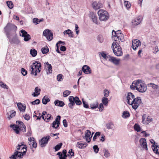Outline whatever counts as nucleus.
<instances>
[{
    "mask_svg": "<svg viewBox=\"0 0 159 159\" xmlns=\"http://www.w3.org/2000/svg\"><path fill=\"white\" fill-rule=\"evenodd\" d=\"M102 102L105 106H107L108 103V98L106 97H103L102 99Z\"/></svg>",
    "mask_w": 159,
    "mask_h": 159,
    "instance_id": "obj_39",
    "label": "nucleus"
},
{
    "mask_svg": "<svg viewBox=\"0 0 159 159\" xmlns=\"http://www.w3.org/2000/svg\"><path fill=\"white\" fill-rule=\"evenodd\" d=\"M50 101V99L48 96H45L42 99V103L44 105H46Z\"/></svg>",
    "mask_w": 159,
    "mask_h": 159,
    "instance_id": "obj_29",
    "label": "nucleus"
},
{
    "mask_svg": "<svg viewBox=\"0 0 159 159\" xmlns=\"http://www.w3.org/2000/svg\"><path fill=\"white\" fill-rule=\"evenodd\" d=\"M63 79V75L61 74H59L57 76V80L58 81H61Z\"/></svg>",
    "mask_w": 159,
    "mask_h": 159,
    "instance_id": "obj_51",
    "label": "nucleus"
},
{
    "mask_svg": "<svg viewBox=\"0 0 159 159\" xmlns=\"http://www.w3.org/2000/svg\"><path fill=\"white\" fill-rule=\"evenodd\" d=\"M82 101L83 102V106L84 107L86 108H89V106L88 103L87 102L85 101L83 98L82 99Z\"/></svg>",
    "mask_w": 159,
    "mask_h": 159,
    "instance_id": "obj_49",
    "label": "nucleus"
},
{
    "mask_svg": "<svg viewBox=\"0 0 159 159\" xmlns=\"http://www.w3.org/2000/svg\"><path fill=\"white\" fill-rule=\"evenodd\" d=\"M142 103L141 98L140 97H138L133 100L131 103V105L132 108L135 110Z\"/></svg>",
    "mask_w": 159,
    "mask_h": 159,
    "instance_id": "obj_5",
    "label": "nucleus"
},
{
    "mask_svg": "<svg viewBox=\"0 0 159 159\" xmlns=\"http://www.w3.org/2000/svg\"><path fill=\"white\" fill-rule=\"evenodd\" d=\"M134 127L135 130L137 132H138L141 131V128L140 126L138 124L135 123L134 126Z\"/></svg>",
    "mask_w": 159,
    "mask_h": 159,
    "instance_id": "obj_38",
    "label": "nucleus"
},
{
    "mask_svg": "<svg viewBox=\"0 0 159 159\" xmlns=\"http://www.w3.org/2000/svg\"><path fill=\"white\" fill-rule=\"evenodd\" d=\"M114 126L113 123L112 121H109L106 125V127L108 129H112Z\"/></svg>",
    "mask_w": 159,
    "mask_h": 159,
    "instance_id": "obj_25",
    "label": "nucleus"
},
{
    "mask_svg": "<svg viewBox=\"0 0 159 159\" xmlns=\"http://www.w3.org/2000/svg\"><path fill=\"white\" fill-rule=\"evenodd\" d=\"M147 89V87L145 84L142 83L139 85L137 84L136 89L139 92H145L146 91Z\"/></svg>",
    "mask_w": 159,
    "mask_h": 159,
    "instance_id": "obj_10",
    "label": "nucleus"
},
{
    "mask_svg": "<svg viewBox=\"0 0 159 159\" xmlns=\"http://www.w3.org/2000/svg\"><path fill=\"white\" fill-rule=\"evenodd\" d=\"M148 85H151L150 86H152V88L155 90V91L157 89V88L159 86L158 85H156L152 83H150V84H148Z\"/></svg>",
    "mask_w": 159,
    "mask_h": 159,
    "instance_id": "obj_55",
    "label": "nucleus"
},
{
    "mask_svg": "<svg viewBox=\"0 0 159 159\" xmlns=\"http://www.w3.org/2000/svg\"><path fill=\"white\" fill-rule=\"evenodd\" d=\"M68 153L70 154V157L74 156V153L73 150L72 149H70Z\"/></svg>",
    "mask_w": 159,
    "mask_h": 159,
    "instance_id": "obj_63",
    "label": "nucleus"
},
{
    "mask_svg": "<svg viewBox=\"0 0 159 159\" xmlns=\"http://www.w3.org/2000/svg\"><path fill=\"white\" fill-rule=\"evenodd\" d=\"M139 143L140 145L144 149H145L146 150H147L148 147L146 143V139L145 138H141L139 140Z\"/></svg>",
    "mask_w": 159,
    "mask_h": 159,
    "instance_id": "obj_13",
    "label": "nucleus"
},
{
    "mask_svg": "<svg viewBox=\"0 0 159 159\" xmlns=\"http://www.w3.org/2000/svg\"><path fill=\"white\" fill-rule=\"evenodd\" d=\"M141 20L140 18L138 17L132 20V24L133 25H137L141 23Z\"/></svg>",
    "mask_w": 159,
    "mask_h": 159,
    "instance_id": "obj_20",
    "label": "nucleus"
},
{
    "mask_svg": "<svg viewBox=\"0 0 159 159\" xmlns=\"http://www.w3.org/2000/svg\"><path fill=\"white\" fill-rule=\"evenodd\" d=\"M16 114V111L12 110L10 112V116H8V118L9 120H10L11 118H12L13 117H14L15 116Z\"/></svg>",
    "mask_w": 159,
    "mask_h": 159,
    "instance_id": "obj_48",
    "label": "nucleus"
},
{
    "mask_svg": "<svg viewBox=\"0 0 159 159\" xmlns=\"http://www.w3.org/2000/svg\"><path fill=\"white\" fill-rule=\"evenodd\" d=\"M108 61H110L116 65H118L119 64L120 59H116V57L111 56L109 57Z\"/></svg>",
    "mask_w": 159,
    "mask_h": 159,
    "instance_id": "obj_17",
    "label": "nucleus"
},
{
    "mask_svg": "<svg viewBox=\"0 0 159 159\" xmlns=\"http://www.w3.org/2000/svg\"><path fill=\"white\" fill-rule=\"evenodd\" d=\"M41 51L43 54H45L49 52V49L47 46H45L41 48Z\"/></svg>",
    "mask_w": 159,
    "mask_h": 159,
    "instance_id": "obj_33",
    "label": "nucleus"
},
{
    "mask_svg": "<svg viewBox=\"0 0 159 159\" xmlns=\"http://www.w3.org/2000/svg\"><path fill=\"white\" fill-rule=\"evenodd\" d=\"M43 35L49 41H51L53 38V33L48 29L45 30L43 33Z\"/></svg>",
    "mask_w": 159,
    "mask_h": 159,
    "instance_id": "obj_7",
    "label": "nucleus"
},
{
    "mask_svg": "<svg viewBox=\"0 0 159 159\" xmlns=\"http://www.w3.org/2000/svg\"><path fill=\"white\" fill-rule=\"evenodd\" d=\"M57 155L58 156L60 159H66L67 157V154L62 155L61 152H59L57 154Z\"/></svg>",
    "mask_w": 159,
    "mask_h": 159,
    "instance_id": "obj_32",
    "label": "nucleus"
},
{
    "mask_svg": "<svg viewBox=\"0 0 159 159\" xmlns=\"http://www.w3.org/2000/svg\"><path fill=\"white\" fill-rule=\"evenodd\" d=\"M30 53L33 57H35L37 54V51L34 48H32L30 51Z\"/></svg>",
    "mask_w": 159,
    "mask_h": 159,
    "instance_id": "obj_37",
    "label": "nucleus"
},
{
    "mask_svg": "<svg viewBox=\"0 0 159 159\" xmlns=\"http://www.w3.org/2000/svg\"><path fill=\"white\" fill-rule=\"evenodd\" d=\"M82 71L86 74L91 73L92 70L90 67L87 65H84L82 68Z\"/></svg>",
    "mask_w": 159,
    "mask_h": 159,
    "instance_id": "obj_12",
    "label": "nucleus"
},
{
    "mask_svg": "<svg viewBox=\"0 0 159 159\" xmlns=\"http://www.w3.org/2000/svg\"><path fill=\"white\" fill-rule=\"evenodd\" d=\"M115 47H116V51H118L120 48L121 49L120 45L118 43L114 42L112 44L111 48L113 47L114 48H115Z\"/></svg>",
    "mask_w": 159,
    "mask_h": 159,
    "instance_id": "obj_30",
    "label": "nucleus"
},
{
    "mask_svg": "<svg viewBox=\"0 0 159 159\" xmlns=\"http://www.w3.org/2000/svg\"><path fill=\"white\" fill-rule=\"evenodd\" d=\"M31 39L30 36L29 34H27L24 37V40L27 42L29 41Z\"/></svg>",
    "mask_w": 159,
    "mask_h": 159,
    "instance_id": "obj_53",
    "label": "nucleus"
},
{
    "mask_svg": "<svg viewBox=\"0 0 159 159\" xmlns=\"http://www.w3.org/2000/svg\"><path fill=\"white\" fill-rule=\"evenodd\" d=\"M97 39L98 42L101 43H102L103 42V37L102 35H98L97 37Z\"/></svg>",
    "mask_w": 159,
    "mask_h": 159,
    "instance_id": "obj_43",
    "label": "nucleus"
},
{
    "mask_svg": "<svg viewBox=\"0 0 159 159\" xmlns=\"http://www.w3.org/2000/svg\"><path fill=\"white\" fill-rule=\"evenodd\" d=\"M63 34L64 35L67 34L70 38L73 37L74 36V34L73 32L69 29L66 30L64 31Z\"/></svg>",
    "mask_w": 159,
    "mask_h": 159,
    "instance_id": "obj_23",
    "label": "nucleus"
},
{
    "mask_svg": "<svg viewBox=\"0 0 159 159\" xmlns=\"http://www.w3.org/2000/svg\"><path fill=\"white\" fill-rule=\"evenodd\" d=\"M62 145V143H60L55 146L53 148L55 150V151H58L61 148Z\"/></svg>",
    "mask_w": 159,
    "mask_h": 159,
    "instance_id": "obj_40",
    "label": "nucleus"
},
{
    "mask_svg": "<svg viewBox=\"0 0 159 159\" xmlns=\"http://www.w3.org/2000/svg\"><path fill=\"white\" fill-rule=\"evenodd\" d=\"M91 108L92 109H94L97 108L98 106V102L97 101L94 102L90 104Z\"/></svg>",
    "mask_w": 159,
    "mask_h": 159,
    "instance_id": "obj_27",
    "label": "nucleus"
},
{
    "mask_svg": "<svg viewBox=\"0 0 159 159\" xmlns=\"http://www.w3.org/2000/svg\"><path fill=\"white\" fill-rule=\"evenodd\" d=\"M116 47H115V48L113 47L112 48V49L113 50V52L115 55L117 56H120L122 54V49H119L118 51H116Z\"/></svg>",
    "mask_w": 159,
    "mask_h": 159,
    "instance_id": "obj_19",
    "label": "nucleus"
},
{
    "mask_svg": "<svg viewBox=\"0 0 159 159\" xmlns=\"http://www.w3.org/2000/svg\"><path fill=\"white\" fill-rule=\"evenodd\" d=\"M115 34L114 35V37H117V36L120 35H122V34L121 33V31L120 30H118L116 32L114 30H112V34ZM113 34H112V35Z\"/></svg>",
    "mask_w": 159,
    "mask_h": 159,
    "instance_id": "obj_34",
    "label": "nucleus"
},
{
    "mask_svg": "<svg viewBox=\"0 0 159 159\" xmlns=\"http://www.w3.org/2000/svg\"><path fill=\"white\" fill-rule=\"evenodd\" d=\"M70 103L68 104L69 107L72 109L73 108V106L75 105V97L73 96H70L69 97Z\"/></svg>",
    "mask_w": 159,
    "mask_h": 159,
    "instance_id": "obj_15",
    "label": "nucleus"
},
{
    "mask_svg": "<svg viewBox=\"0 0 159 159\" xmlns=\"http://www.w3.org/2000/svg\"><path fill=\"white\" fill-rule=\"evenodd\" d=\"M17 106L19 109L22 112H24L25 110V104L22 105L21 103L19 102L17 104Z\"/></svg>",
    "mask_w": 159,
    "mask_h": 159,
    "instance_id": "obj_22",
    "label": "nucleus"
},
{
    "mask_svg": "<svg viewBox=\"0 0 159 159\" xmlns=\"http://www.w3.org/2000/svg\"><path fill=\"white\" fill-rule=\"evenodd\" d=\"M21 73L23 75L25 76L26 75H27V71L24 68H21Z\"/></svg>",
    "mask_w": 159,
    "mask_h": 159,
    "instance_id": "obj_62",
    "label": "nucleus"
},
{
    "mask_svg": "<svg viewBox=\"0 0 159 159\" xmlns=\"http://www.w3.org/2000/svg\"><path fill=\"white\" fill-rule=\"evenodd\" d=\"M43 21V18L39 19L38 18H34L33 19V22L35 25H37Z\"/></svg>",
    "mask_w": 159,
    "mask_h": 159,
    "instance_id": "obj_36",
    "label": "nucleus"
},
{
    "mask_svg": "<svg viewBox=\"0 0 159 159\" xmlns=\"http://www.w3.org/2000/svg\"><path fill=\"white\" fill-rule=\"evenodd\" d=\"M17 27L14 25L8 23L4 28V32L7 37H9L12 34H16Z\"/></svg>",
    "mask_w": 159,
    "mask_h": 159,
    "instance_id": "obj_1",
    "label": "nucleus"
},
{
    "mask_svg": "<svg viewBox=\"0 0 159 159\" xmlns=\"http://www.w3.org/2000/svg\"><path fill=\"white\" fill-rule=\"evenodd\" d=\"M30 70L31 74L34 75V76L37 75V73H40L41 68H39V66L35 64V63H33L32 65L30 66Z\"/></svg>",
    "mask_w": 159,
    "mask_h": 159,
    "instance_id": "obj_2",
    "label": "nucleus"
},
{
    "mask_svg": "<svg viewBox=\"0 0 159 159\" xmlns=\"http://www.w3.org/2000/svg\"><path fill=\"white\" fill-rule=\"evenodd\" d=\"M116 38L118 40L121 41V42H123L125 41L124 35L123 34L122 35L118 36H117Z\"/></svg>",
    "mask_w": 159,
    "mask_h": 159,
    "instance_id": "obj_54",
    "label": "nucleus"
},
{
    "mask_svg": "<svg viewBox=\"0 0 159 159\" xmlns=\"http://www.w3.org/2000/svg\"><path fill=\"white\" fill-rule=\"evenodd\" d=\"M0 86L1 87L7 89H8V87L5 84L2 82H0Z\"/></svg>",
    "mask_w": 159,
    "mask_h": 159,
    "instance_id": "obj_57",
    "label": "nucleus"
},
{
    "mask_svg": "<svg viewBox=\"0 0 159 159\" xmlns=\"http://www.w3.org/2000/svg\"><path fill=\"white\" fill-rule=\"evenodd\" d=\"M47 68L48 69V70L47 71V73L48 74H51L52 72V66L51 65L49 66H47Z\"/></svg>",
    "mask_w": 159,
    "mask_h": 159,
    "instance_id": "obj_46",
    "label": "nucleus"
},
{
    "mask_svg": "<svg viewBox=\"0 0 159 159\" xmlns=\"http://www.w3.org/2000/svg\"><path fill=\"white\" fill-rule=\"evenodd\" d=\"M125 6L127 8H129L131 6V4L130 2L128 1H125L124 2Z\"/></svg>",
    "mask_w": 159,
    "mask_h": 159,
    "instance_id": "obj_50",
    "label": "nucleus"
},
{
    "mask_svg": "<svg viewBox=\"0 0 159 159\" xmlns=\"http://www.w3.org/2000/svg\"><path fill=\"white\" fill-rule=\"evenodd\" d=\"M93 148L94 150V152L96 153H97L98 152L99 150V149L97 145H94L93 147Z\"/></svg>",
    "mask_w": 159,
    "mask_h": 159,
    "instance_id": "obj_59",
    "label": "nucleus"
},
{
    "mask_svg": "<svg viewBox=\"0 0 159 159\" xmlns=\"http://www.w3.org/2000/svg\"><path fill=\"white\" fill-rule=\"evenodd\" d=\"M141 43L140 41L137 39H134L132 41V46L133 49L135 50L140 45Z\"/></svg>",
    "mask_w": 159,
    "mask_h": 159,
    "instance_id": "obj_11",
    "label": "nucleus"
},
{
    "mask_svg": "<svg viewBox=\"0 0 159 159\" xmlns=\"http://www.w3.org/2000/svg\"><path fill=\"white\" fill-rule=\"evenodd\" d=\"M71 92L69 90H65L63 93V96L64 97H66L70 95Z\"/></svg>",
    "mask_w": 159,
    "mask_h": 159,
    "instance_id": "obj_52",
    "label": "nucleus"
},
{
    "mask_svg": "<svg viewBox=\"0 0 159 159\" xmlns=\"http://www.w3.org/2000/svg\"><path fill=\"white\" fill-rule=\"evenodd\" d=\"M40 102V101L39 99H37L34 101L31 102L30 103L32 105L39 104Z\"/></svg>",
    "mask_w": 159,
    "mask_h": 159,
    "instance_id": "obj_56",
    "label": "nucleus"
},
{
    "mask_svg": "<svg viewBox=\"0 0 159 159\" xmlns=\"http://www.w3.org/2000/svg\"><path fill=\"white\" fill-rule=\"evenodd\" d=\"M41 91V89H39L38 87H35L34 89L35 92L34 93L32 94L34 97H37L40 94V93Z\"/></svg>",
    "mask_w": 159,
    "mask_h": 159,
    "instance_id": "obj_24",
    "label": "nucleus"
},
{
    "mask_svg": "<svg viewBox=\"0 0 159 159\" xmlns=\"http://www.w3.org/2000/svg\"><path fill=\"white\" fill-rule=\"evenodd\" d=\"M9 40L10 43L12 44H18L20 43V41L18 39L17 35L16 33V34H12L9 37H7Z\"/></svg>",
    "mask_w": 159,
    "mask_h": 159,
    "instance_id": "obj_6",
    "label": "nucleus"
},
{
    "mask_svg": "<svg viewBox=\"0 0 159 159\" xmlns=\"http://www.w3.org/2000/svg\"><path fill=\"white\" fill-rule=\"evenodd\" d=\"M47 112L46 111H43L42 113V114L40 116L41 117V118L42 117V119L44 120L46 122H48V121H47L45 119V116L44 115H45V114H46Z\"/></svg>",
    "mask_w": 159,
    "mask_h": 159,
    "instance_id": "obj_61",
    "label": "nucleus"
},
{
    "mask_svg": "<svg viewBox=\"0 0 159 159\" xmlns=\"http://www.w3.org/2000/svg\"><path fill=\"white\" fill-rule=\"evenodd\" d=\"M16 123L17 124L19 125V126H20V130L24 132H26V127L23 122L20 120H17L16 121Z\"/></svg>",
    "mask_w": 159,
    "mask_h": 159,
    "instance_id": "obj_14",
    "label": "nucleus"
},
{
    "mask_svg": "<svg viewBox=\"0 0 159 159\" xmlns=\"http://www.w3.org/2000/svg\"><path fill=\"white\" fill-rule=\"evenodd\" d=\"M75 103L77 105H79L82 104L81 101L80 100L79 98L77 96L75 97Z\"/></svg>",
    "mask_w": 159,
    "mask_h": 159,
    "instance_id": "obj_41",
    "label": "nucleus"
},
{
    "mask_svg": "<svg viewBox=\"0 0 159 159\" xmlns=\"http://www.w3.org/2000/svg\"><path fill=\"white\" fill-rule=\"evenodd\" d=\"M44 116L45 119L47 121H49V120H52L53 119V117L52 116V115L50 114H47V112L46 114H45Z\"/></svg>",
    "mask_w": 159,
    "mask_h": 159,
    "instance_id": "obj_35",
    "label": "nucleus"
},
{
    "mask_svg": "<svg viewBox=\"0 0 159 159\" xmlns=\"http://www.w3.org/2000/svg\"><path fill=\"white\" fill-rule=\"evenodd\" d=\"M104 156L106 157L107 158L108 157L110 156V154L108 149H104Z\"/></svg>",
    "mask_w": 159,
    "mask_h": 159,
    "instance_id": "obj_47",
    "label": "nucleus"
},
{
    "mask_svg": "<svg viewBox=\"0 0 159 159\" xmlns=\"http://www.w3.org/2000/svg\"><path fill=\"white\" fill-rule=\"evenodd\" d=\"M50 136L49 135L46 136V137H43L39 140V144L41 147L46 146L50 139Z\"/></svg>",
    "mask_w": 159,
    "mask_h": 159,
    "instance_id": "obj_8",
    "label": "nucleus"
},
{
    "mask_svg": "<svg viewBox=\"0 0 159 159\" xmlns=\"http://www.w3.org/2000/svg\"><path fill=\"white\" fill-rule=\"evenodd\" d=\"M54 103L55 105L61 107H62L65 105V103L63 102L57 100L55 101Z\"/></svg>",
    "mask_w": 159,
    "mask_h": 159,
    "instance_id": "obj_26",
    "label": "nucleus"
},
{
    "mask_svg": "<svg viewBox=\"0 0 159 159\" xmlns=\"http://www.w3.org/2000/svg\"><path fill=\"white\" fill-rule=\"evenodd\" d=\"M27 149H25V151H23L22 152L21 151L19 152L18 151L16 150L14 154L12 155L10 157V159H16L18 157L21 158L26 154Z\"/></svg>",
    "mask_w": 159,
    "mask_h": 159,
    "instance_id": "obj_4",
    "label": "nucleus"
},
{
    "mask_svg": "<svg viewBox=\"0 0 159 159\" xmlns=\"http://www.w3.org/2000/svg\"><path fill=\"white\" fill-rule=\"evenodd\" d=\"M10 127L13 129L15 132L17 134H18L20 133V126L17 125L15 124H11L10 125Z\"/></svg>",
    "mask_w": 159,
    "mask_h": 159,
    "instance_id": "obj_16",
    "label": "nucleus"
},
{
    "mask_svg": "<svg viewBox=\"0 0 159 159\" xmlns=\"http://www.w3.org/2000/svg\"><path fill=\"white\" fill-rule=\"evenodd\" d=\"M93 8L94 9H97L99 8V7L98 6V5L97 4V3L96 2H94L93 3Z\"/></svg>",
    "mask_w": 159,
    "mask_h": 159,
    "instance_id": "obj_60",
    "label": "nucleus"
},
{
    "mask_svg": "<svg viewBox=\"0 0 159 159\" xmlns=\"http://www.w3.org/2000/svg\"><path fill=\"white\" fill-rule=\"evenodd\" d=\"M88 144L86 143H83L80 142H78L77 143L76 146L79 148H84Z\"/></svg>",
    "mask_w": 159,
    "mask_h": 159,
    "instance_id": "obj_21",
    "label": "nucleus"
},
{
    "mask_svg": "<svg viewBox=\"0 0 159 159\" xmlns=\"http://www.w3.org/2000/svg\"><path fill=\"white\" fill-rule=\"evenodd\" d=\"M6 3L8 7L10 9H12L13 7V4L11 1H7Z\"/></svg>",
    "mask_w": 159,
    "mask_h": 159,
    "instance_id": "obj_44",
    "label": "nucleus"
},
{
    "mask_svg": "<svg viewBox=\"0 0 159 159\" xmlns=\"http://www.w3.org/2000/svg\"><path fill=\"white\" fill-rule=\"evenodd\" d=\"M99 19L101 21H106L109 18L107 12L103 10H100L98 12Z\"/></svg>",
    "mask_w": 159,
    "mask_h": 159,
    "instance_id": "obj_3",
    "label": "nucleus"
},
{
    "mask_svg": "<svg viewBox=\"0 0 159 159\" xmlns=\"http://www.w3.org/2000/svg\"><path fill=\"white\" fill-rule=\"evenodd\" d=\"M129 112L127 111H124L122 114V117L124 118H127L130 116Z\"/></svg>",
    "mask_w": 159,
    "mask_h": 159,
    "instance_id": "obj_31",
    "label": "nucleus"
},
{
    "mask_svg": "<svg viewBox=\"0 0 159 159\" xmlns=\"http://www.w3.org/2000/svg\"><path fill=\"white\" fill-rule=\"evenodd\" d=\"M109 94V91L106 89H105L104 91V95L105 97H107Z\"/></svg>",
    "mask_w": 159,
    "mask_h": 159,
    "instance_id": "obj_58",
    "label": "nucleus"
},
{
    "mask_svg": "<svg viewBox=\"0 0 159 159\" xmlns=\"http://www.w3.org/2000/svg\"><path fill=\"white\" fill-rule=\"evenodd\" d=\"M29 143L30 145V147L31 149L33 148H36L37 146V143L35 140L31 141L30 142H29Z\"/></svg>",
    "mask_w": 159,
    "mask_h": 159,
    "instance_id": "obj_28",
    "label": "nucleus"
},
{
    "mask_svg": "<svg viewBox=\"0 0 159 159\" xmlns=\"http://www.w3.org/2000/svg\"><path fill=\"white\" fill-rule=\"evenodd\" d=\"M28 34L27 32L24 30H21L20 32V35L24 37Z\"/></svg>",
    "mask_w": 159,
    "mask_h": 159,
    "instance_id": "obj_42",
    "label": "nucleus"
},
{
    "mask_svg": "<svg viewBox=\"0 0 159 159\" xmlns=\"http://www.w3.org/2000/svg\"><path fill=\"white\" fill-rule=\"evenodd\" d=\"M101 55L105 59L108 61V59H109V57H110V56H107L106 54L103 52L101 53Z\"/></svg>",
    "mask_w": 159,
    "mask_h": 159,
    "instance_id": "obj_45",
    "label": "nucleus"
},
{
    "mask_svg": "<svg viewBox=\"0 0 159 159\" xmlns=\"http://www.w3.org/2000/svg\"><path fill=\"white\" fill-rule=\"evenodd\" d=\"M61 117L60 116H57L55 121L52 124V127L55 129H57L59 126L60 124Z\"/></svg>",
    "mask_w": 159,
    "mask_h": 159,
    "instance_id": "obj_9",
    "label": "nucleus"
},
{
    "mask_svg": "<svg viewBox=\"0 0 159 159\" xmlns=\"http://www.w3.org/2000/svg\"><path fill=\"white\" fill-rule=\"evenodd\" d=\"M91 134V132L89 130H86L85 134V137L88 143H89L91 141V138L90 137Z\"/></svg>",
    "mask_w": 159,
    "mask_h": 159,
    "instance_id": "obj_18",
    "label": "nucleus"
},
{
    "mask_svg": "<svg viewBox=\"0 0 159 159\" xmlns=\"http://www.w3.org/2000/svg\"><path fill=\"white\" fill-rule=\"evenodd\" d=\"M104 108V107L102 103H101L99 104V106L98 107V108L99 109V111H102L103 110Z\"/></svg>",
    "mask_w": 159,
    "mask_h": 159,
    "instance_id": "obj_64",
    "label": "nucleus"
}]
</instances>
